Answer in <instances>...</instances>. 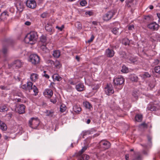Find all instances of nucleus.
Instances as JSON below:
<instances>
[{
    "label": "nucleus",
    "mask_w": 160,
    "mask_h": 160,
    "mask_svg": "<svg viewBox=\"0 0 160 160\" xmlns=\"http://www.w3.org/2000/svg\"><path fill=\"white\" fill-rule=\"evenodd\" d=\"M0 88L2 90H5L6 89V87L4 86H0Z\"/></svg>",
    "instance_id": "60"
},
{
    "label": "nucleus",
    "mask_w": 160,
    "mask_h": 160,
    "mask_svg": "<svg viewBox=\"0 0 160 160\" xmlns=\"http://www.w3.org/2000/svg\"><path fill=\"white\" fill-rule=\"evenodd\" d=\"M157 109V108L153 105H149L147 108L148 111H155Z\"/></svg>",
    "instance_id": "21"
},
{
    "label": "nucleus",
    "mask_w": 160,
    "mask_h": 160,
    "mask_svg": "<svg viewBox=\"0 0 160 160\" xmlns=\"http://www.w3.org/2000/svg\"><path fill=\"white\" fill-rule=\"evenodd\" d=\"M88 146H84L82 149L78 153V155H80L82 154L87 149Z\"/></svg>",
    "instance_id": "33"
},
{
    "label": "nucleus",
    "mask_w": 160,
    "mask_h": 160,
    "mask_svg": "<svg viewBox=\"0 0 160 160\" xmlns=\"http://www.w3.org/2000/svg\"><path fill=\"white\" fill-rule=\"evenodd\" d=\"M16 6L17 10L19 12H22L23 10L24 7L22 2L18 1L16 3Z\"/></svg>",
    "instance_id": "10"
},
{
    "label": "nucleus",
    "mask_w": 160,
    "mask_h": 160,
    "mask_svg": "<svg viewBox=\"0 0 160 160\" xmlns=\"http://www.w3.org/2000/svg\"><path fill=\"white\" fill-rule=\"evenodd\" d=\"M25 106L23 104H20L17 107V112L19 114H22L25 112Z\"/></svg>",
    "instance_id": "11"
},
{
    "label": "nucleus",
    "mask_w": 160,
    "mask_h": 160,
    "mask_svg": "<svg viewBox=\"0 0 160 160\" xmlns=\"http://www.w3.org/2000/svg\"><path fill=\"white\" fill-rule=\"evenodd\" d=\"M55 67L57 68H60L61 65L60 62L58 61H56L54 64Z\"/></svg>",
    "instance_id": "42"
},
{
    "label": "nucleus",
    "mask_w": 160,
    "mask_h": 160,
    "mask_svg": "<svg viewBox=\"0 0 160 160\" xmlns=\"http://www.w3.org/2000/svg\"><path fill=\"white\" fill-rule=\"evenodd\" d=\"M114 14V13L113 12L109 11L103 16V19L104 21H108L111 19Z\"/></svg>",
    "instance_id": "7"
},
{
    "label": "nucleus",
    "mask_w": 160,
    "mask_h": 160,
    "mask_svg": "<svg viewBox=\"0 0 160 160\" xmlns=\"http://www.w3.org/2000/svg\"><path fill=\"white\" fill-rule=\"evenodd\" d=\"M125 158L126 160H128L129 156L128 154H126L125 155Z\"/></svg>",
    "instance_id": "61"
},
{
    "label": "nucleus",
    "mask_w": 160,
    "mask_h": 160,
    "mask_svg": "<svg viewBox=\"0 0 160 160\" xmlns=\"http://www.w3.org/2000/svg\"><path fill=\"white\" fill-rule=\"evenodd\" d=\"M130 79L133 82H137L138 80V77L135 74L131 75L130 77Z\"/></svg>",
    "instance_id": "27"
},
{
    "label": "nucleus",
    "mask_w": 160,
    "mask_h": 160,
    "mask_svg": "<svg viewBox=\"0 0 160 160\" xmlns=\"http://www.w3.org/2000/svg\"><path fill=\"white\" fill-rule=\"evenodd\" d=\"M30 61L32 64L36 65L39 63L40 61L39 57L36 54H32L30 57Z\"/></svg>",
    "instance_id": "3"
},
{
    "label": "nucleus",
    "mask_w": 160,
    "mask_h": 160,
    "mask_svg": "<svg viewBox=\"0 0 160 160\" xmlns=\"http://www.w3.org/2000/svg\"><path fill=\"white\" fill-rule=\"evenodd\" d=\"M15 100V101L18 102H22L21 101V99L20 98H16Z\"/></svg>",
    "instance_id": "64"
},
{
    "label": "nucleus",
    "mask_w": 160,
    "mask_h": 160,
    "mask_svg": "<svg viewBox=\"0 0 160 160\" xmlns=\"http://www.w3.org/2000/svg\"><path fill=\"white\" fill-rule=\"evenodd\" d=\"M64 28V26L62 25L61 27H59L58 26H56V28L58 29L59 31H62Z\"/></svg>",
    "instance_id": "47"
},
{
    "label": "nucleus",
    "mask_w": 160,
    "mask_h": 160,
    "mask_svg": "<svg viewBox=\"0 0 160 160\" xmlns=\"http://www.w3.org/2000/svg\"><path fill=\"white\" fill-rule=\"evenodd\" d=\"M40 48L43 53H47L49 52V49L46 47V44H43L41 45Z\"/></svg>",
    "instance_id": "20"
},
{
    "label": "nucleus",
    "mask_w": 160,
    "mask_h": 160,
    "mask_svg": "<svg viewBox=\"0 0 160 160\" xmlns=\"http://www.w3.org/2000/svg\"><path fill=\"white\" fill-rule=\"evenodd\" d=\"M25 24L26 25L29 26L31 24V22L29 21H27L25 23Z\"/></svg>",
    "instance_id": "58"
},
{
    "label": "nucleus",
    "mask_w": 160,
    "mask_h": 160,
    "mask_svg": "<svg viewBox=\"0 0 160 160\" xmlns=\"http://www.w3.org/2000/svg\"><path fill=\"white\" fill-rule=\"evenodd\" d=\"M128 71V68L125 66H122L121 72L123 73H127Z\"/></svg>",
    "instance_id": "34"
},
{
    "label": "nucleus",
    "mask_w": 160,
    "mask_h": 160,
    "mask_svg": "<svg viewBox=\"0 0 160 160\" xmlns=\"http://www.w3.org/2000/svg\"><path fill=\"white\" fill-rule=\"evenodd\" d=\"M124 82V78L121 76H118L114 79L113 82L114 83V86L115 88L118 85H122Z\"/></svg>",
    "instance_id": "4"
},
{
    "label": "nucleus",
    "mask_w": 160,
    "mask_h": 160,
    "mask_svg": "<svg viewBox=\"0 0 160 160\" xmlns=\"http://www.w3.org/2000/svg\"><path fill=\"white\" fill-rule=\"evenodd\" d=\"M90 133L89 132V131H86L85 132H83V134L82 136V137L83 138H84V136H85L88 134H89Z\"/></svg>",
    "instance_id": "55"
},
{
    "label": "nucleus",
    "mask_w": 160,
    "mask_h": 160,
    "mask_svg": "<svg viewBox=\"0 0 160 160\" xmlns=\"http://www.w3.org/2000/svg\"><path fill=\"white\" fill-rule=\"evenodd\" d=\"M100 146L103 150L108 149L110 147V143L107 140H102L99 142Z\"/></svg>",
    "instance_id": "5"
},
{
    "label": "nucleus",
    "mask_w": 160,
    "mask_h": 160,
    "mask_svg": "<svg viewBox=\"0 0 160 160\" xmlns=\"http://www.w3.org/2000/svg\"><path fill=\"white\" fill-rule=\"evenodd\" d=\"M46 115L50 118L52 117L54 113V112L53 110H47L45 112Z\"/></svg>",
    "instance_id": "19"
},
{
    "label": "nucleus",
    "mask_w": 160,
    "mask_h": 160,
    "mask_svg": "<svg viewBox=\"0 0 160 160\" xmlns=\"http://www.w3.org/2000/svg\"><path fill=\"white\" fill-rule=\"evenodd\" d=\"M115 52L113 50L109 48L107 49L105 52V55L108 57L111 58L113 57Z\"/></svg>",
    "instance_id": "9"
},
{
    "label": "nucleus",
    "mask_w": 160,
    "mask_h": 160,
    "mask_svg": "<svg viewBox=\"0 0 160 160\" xmlns=\"http://www.w3.org/2000/svg\"><path fill=\"white\" fill-rule=\"evenodd\" d=\"M32 89L33 90V91L35 93V95H36L38 93V90L37 87L35 85H34L32 88Z\"/></svg>",
    "instance_id": "38"
},
{
    "label": "nucleus",
    "mask_w": 160,
    "mask_h": 160,
    "mask_svg": "<svg viewBox=\"0 0 160 160\" xmlns=\"http://www.w3.org/2000/svg\"><path fill=\"white\" fill-rule=\"evenodd\" d=\"M119 28H113L111 31L115 35H118V34Z\"/></svg>",
    "instance_id": "30"
},
{
    "label": "nucleus",
    "mask_w": 160,
    "mask_h": 160,
    "mask_svg": "<svg viewBox=\"0 0 160 160\" xmlns=\"http://www.w3.org/2000/svg\"><path fill=\"white\" fill-rule=\"evenodd\" d=\"M74 111L76 113H79L81 111V108L79 105H75L73 108Z\"/></svg>",
    "instance_id": "16"
},
{
    "label": "nucleus",
    "mask_w": 160,
    "mask_h": 160,
    "mask_svg": "<svg viewBox=\"0 0 160 160\" xmlns=\"http://www.w3.org/2000/svg\"><path fill=\"white\" fill-rule=\"evenodd\" d=\"M142 116L141 114H137L135 117V121L138 122H141L142 120Z\"/></svg>",
    "instance_id": "25"
},
{
    "label": "nucleus",
    "mask_w": 160,
    "mask_h": 160,
    "mask_svg": "<svg viewBox=\"0 0 160 160\" xmlns=\"http://www.w3.org/2000/svg\"><path fill=\"white\" fill-rule=\"evenodd\" d=\"M66 107L65 104H62L60 106V111L62 112H63L66 111Z\"/></svg>",
    "instance_id": "31"
},
{
    "label": "nucleus",
    "mask_w": 160,
    "mask_h": 160,
    "mask_svg": "<svg viewBox=\"0 0 160 160\" xmlns=\"http://www.w3.org/2000/svg\"><path fill=\"white\" fill-rule=\"evenodd\" d=\"M83 105L86 108L89 109H91L92 108L91 104L88 102H84Z\"/></svg>",
    "instance_id": "28"
},
{
    "label": "nucleus",
    "mask_w": 160,
    "mask_h": 160,
    "mask_svg": "<svg viewBox=\"0 0 160 160\" xmlns=\"http://www.w3.org/2000/svg\"><path fill=\"white\" fill-rule=\"evenodd\" d=\"M47 41V38L46 36L42 35V36L40 38V42H41L43 44H46V42Z\"/></svg>",
    "instance_id": "26"
},
{
    "label": "nucleus",
    "mask_w": 160,
    "mask_h": 160,
    "mask_svg": "<svg viewBox=\"0 0 160 160\" xmlns=\"http://www.w3.org/2000/svg\"><path fill=\"white\" fill-rule=\"evenodd\" d=\"M134 28V26L133 25H130L128 27V29L129 30H132Z\"/></svg>",
    "instance_id": "54"
},
{
    "label": "nucleus",
    "mask_w": 160,
    "mask_h": 160,
    "mask_svg": "<svg viewBox=\"0 0 160 160\" xmlns=\"http://www.w3.org/2000/svg\"><path fill=\"white\" fill-rule=\"evenodd\" d=\"M134 0H127L126 1V5L128 7H130L132 4Z\"/></svg>",
    "instance_id": "37"
},
{
    "label": "nucleus",
    "mask_w": 160,
    "mask_h": 160,
    "mask_svg": "<svg viewBox=\"0 0 160 160\" xmlns=\"http://www.w3.org/2000/svg\"><path fill=\"white\" fill-rule=\"evenodd\" d=\"M17 96H18L20 97H23V95L21 93H19L17 94Z\"/></svg>",
    "instance_id": "59"
},
{
    "label": "nucleus",
    "mask_w": 160,
    "mask_h": 160,
    "mask_svg": "<svg viewBox=\"0 0 160 160\" xmlns=\"http://www.w3.org/2000/svg\"><path fill=\"white\" fill-rule=\"evenodd\" d=\"M129 42L128 40V39H125L123 41V42L125 45L128 44Z\"/></svg>",
    "instance_id": "48"
},
{
    "label": "nucleus",
    "mask_w": 160,
    "mask_h": 160,
    "mask_svg": "<svg viewBox=\"0 0 160 160\" xmlns=\"http://www.w3.org/2000/svg\"><path fill=\"white\" fill-rule=\"evenodd\" d=\"M143 78H149L151 77V75L148 72H145L143 75Z\"/></svg>",
    "instance_id": "45"
},
{
    "label": "nucleus",
    "mask_w": 160,
    "mask_h": 160,
    "mask_svg": "<svg viewBox=\"0 0 160 160\" xmlns=\"http://www.w3.org/2000/svg\"><path fill=\"white\" fill-rule=\"evenodd\" d=\"M2 52L5 55L7 52V49L6 48H3L2 49Z\"/></svg>",
    "instance_id": "53"
},
{
    "label": "nucleus",
    "mask_w": 160,
    "mask_h": 160,
    "mask_svg": "<svg viewBox=\"0 0 160 160\" xmlns=\"http://www.w3.org/2000/svg\"><path fill=\"white\" fill-rule=\"evenodd\" d=\"M21 88L25 90H28L27 88V85L25 84L22 85Z\"/></svg>",
    "instance_id": "51"
},
{
    "label": "nucleus",
    "mask_w": 160,
    "mask_h": 160,
    "mask_svg": "<svg viewBox=\"0 0 160 160\" xmlns=\"http://www.w3.org/2000/svg\"><path fill=\"white\" fill-rule=\"evenodd\" d=\"M38 36L36 32L33 31L28 33L25 37L24 41L27 43L34 44L37 40Z\"/></svg>",
    "instance_id": "1"
},
{
    "label": "nucleus",
    "mask_w": 160,
    "mask_h": 160,
    "mask_svg": "<svg viewBox=\"0 0 160 160\" xmlns=\"http://www.w3.org/2000/svg\"><path fill=\"white\" fill-rule=\"evenodd\" d=\"M122 54H123V55L122 56V57L125 58H127V55L126 54V53L125 52H122Z\"/></svg>",
    "instance_id": "57"
},
{
    "label": "nucleus",
    "mask_w": 160,
    "mask_h": 160,
    "mask_svg": "<svg viewBox=\"0 0 160 160\" xmlns=\"http://www.w3.org/2000/svg\"><path fill=\"white\" fill-rule=\"evenodd\" d=\"M148 27L151 29L157 30L158 28L159 25L155 22H153L148 24Z\"/></svg>",
    "instance_id": "12"
},
{
    "label": "nucleus",
    "mask_w": 160,
    "mask_h": 160,
    "mask_svg": "<svg viewBox=\"0 0 160 160\" xmlns=\"http://www.w3.org/2000/svg\"><path fill=\"white\" fill-rule=\"evenodd\" d=\"M53 94L52 91L49 89H47L44 92V94L45 95H47L49 98H51Z\"/></svg>",
    "instance_id": "14"
},
{
    "label": "nucleus",
    "mask_w": 160,
    "mask_h": 160,
    "mask_svg": "<svg viewBox=\"0 0 160 160\" xmlns=\"http://www.w3.org/2000/svg\"><path fill=\"white\" fill-rule=\"evenodd\" d=\"M86 4H87V2L85 0L82 1L80 2V5L82 6H85L86 5Z\"/></svg>",
    "instance_id": "50"
},
{
    "label": "nucleus",
    "mask_w": 160,
    "mask_h": 160,
    "mask_svg": "<svg viewBox=\"0 0 160 160\" xmlns=\"http://www.w3.org/2000/svg\"><path fill=\"white\" fill-rule=\"evenodd\" d=\"M39 121L37 118H32L29 121V126L33 129H36L39 124Z\"/></svg>",
    "instance_id": "2"
},
{
    "label": "nucleus",
    "mask_w": 160,
    "mask_h": 160,
    "mask_svg": "<svg viewBox=\"0 0 160 160\" xmlns=\"http://www.w3.org/2000/svg\"><path fill=\"white\" fill-rule=\"evenodd\" d=\"M38 78V75L36 73H32L31 74L30 79L32 81L35 82Z\"/></svg>",
    "instance_id": "17"
},
{
    "label": "nucleus",
    "mask_w": 160,
    "mask_h": 160,
    "mask_svg": "<svg viewBox=\"0 0 160 160\" xmlns=\"http://www.w3.org/2000/svg\"><path fill=\"white\" fill-rule=\"evenodd\" d=\"M75 25L79 29H81L82 28V24L79 22H77L75 24Z\"/></svg>",
    "instance_id": "41"
},
{
    "label": "nucleus",
    "mask_w": 160,
    "mask_h": 160,
    "mask_svg": "<svg viewBox=\"0 0 160 160\" xmlns=\"http://www.w3.org/2000/svg\"><path fill=\"white\" fill-rule=\"evenodd\" d=\"M0 128L2 130L5 131L7 130L6 125L3 122L0 121Z\"/></svg>",
    "instance_id": "22"
},
{
    "label": "nucleus",
    "mask_w": 160,
    "mask_h": 160,
    "mask_svg": "<svg viewBox=\"0 0 160 160\" xmlns=\"http://www.w3.org/2000/svg\"><path fill=\"white\" fill-rule=\"evenodd\" d=\"M45 29L49 32H51L52 31L51 26L48 24L46 25L45 27Z\"/></svg>",
    "instance_id": "39"
},
{
    "label": "nucleus",
    "mask_w": 160,
    "mask_h": 160,
    "mask_svg": "<svg viewBox=\"0 0 160 160\" xmlns=\"http://www.w3.org/2000/svg\"><path fill=\"white\" fill-rule=\"evenodd\" d=\"M154 71L156 73H160V67L159 66H156L154 68Z\"/></svg>",
    "instance_id": "40"
},
{
    "label": "nucleus",
    "mask_w": 160,
    "mask_h": 160,
    "mask_svg": "<svg viewBox=\"0 0 160 160\" xmlns=\"http://www.w3.org/2000/svg\"><path fill=\"white\" fill-rule=\"evenodd\" d=\"M27 6L31 8H34L37 6L36 2L34 0H27L26 3Z\"/></svg>",
    "instance_id": "8"
},
{
    "label": "nucleus",
    "mask_w": 160,
    "mask_h": 160,
    "mask_svg": "<svg viewBox=\"0 0 160 160\" xmlns=\"http://www.w3.org/2000/svg\"><path fill=\"white\" fill-rule=\"evenodd\" d=\"M46 72L45 71L43 72L44 74L43 75V76L44 77H45L46 78L48 79L49 78V76L48 74L46 73Z\"/></svg>",
    "instance_id": "49"
},
{
    "label": "nucleus",
    "mask_w": 160,
    "mask_h": 160,
    "mask_svg": "<svg viewBox=\"0 0 160 160\" xmlns=\"http://www.w3.org/2000/svg\"><path fill=\"white\" fill-rule=\"evenodd\" d=\"M22 62L20 60H17L14 61L12 65L18 68H19L22 66Z\"/></svg>",
    "instance_id": "15"
},
{
    "label": "nucleus",
    "mask_w": 160,
    "mask_h": 160,
    "mask_svg": "<svg viewBox=\"0 0 160 160\" xmlns=\"http://www.w3.org/2000/svg\"><path fill=\"white\" fill-rule=\"evenodd\" d=\"M77 156H78V160H88L89 158V156L87 154L79 155L77 154Z\"/></svg>",
    "instance_id": "13"
},
{
    "label": "nucleus",
    "mask_w": 160,
    "mask_h": 160,
    "mask_svg": "<svg viewBox=\"0 0 160 160\" xmlns=\"http://www.w3.org/2000/svg\"><path fill=\"white\" fill-rule=\"evenodd\" d=\"M46 62L49 66H53L55 64L54 62L51 60H48Z\"/></svg>",
    "instance_id": "36"
},
{
    "label": "nucleus",
    "mask_w": 160,
    "mask_h": 160,
    "mask_svg": "<svg viewBox=\"0 0 160 160\" xmlns=\"http://www.w3.org/2000/svg\"><path fill=\"white\" fill-rule=\"evenodd\" d=\"M50 101L51 102H52L53 103H55L57 102L56 97H55L54 98H53L51 99Z\"/></svg>",
    "instance_id": "46"
},
{
    "label": "nucleus",
    "mask_w": 160,
    "mask_h": 160,
    "mask_svg": "<svg viewBox=\"0 0 160 160\" xmlns=\"http://www.w3.org/2000/svg\"><path fill=\"white\" fill-rule=\"evenodd\" d=\"M150 87V88L152 89L155 86V83L153 82H150L148 85Z\"/></svg>",
    "instance_id": "43"
},
{
    "label": "nucleus",
    "mask_w": 160,
    "mask_h": 160,
    "mask_svg": "<svg viewBox=\"0 0 160 160\" xmlns=\"http://www.w3.org/2000/svg\"><path fill=\"white\" fill-rule=\"evenodd\" d=\"M105 91L106 93L108 95H110L114 93V90L112 85L107 84L105 88Z\"/></svg>",
    "instance_id": "6"
},
{
    "label": "nucleus",
    "mask_w": 160,
    "mask_h": 160,
    "mask_svg": "<svg viewBox=\"0 0 160 160\" xmlns=\"http://www.w3.org/2000/svg\"><path fill=\"white\" fill-rule=\"evenodd\" d=\"M76 88L77 91H82L84 89V86L82 83H80L76 85Z\"/></svg>",
    "instance_id": "18"
},
{
    "label": "nucleus",
    "mask_w": 160,
    "mask_h": 160,
    "mask_svg": "<svg viewBox=\"0 0 160 160\" xmlns=\"http://www.w3.org/2000/svg\"><path fill=\"white\" fill-rule=\"evenodd\" d=\"M52 77L53 79L54 80V81L57 80V81H59L62 79V78L58 74H54Z\"/></svg>",
    "instance_id": "24"
},
{
    "label": "nucleus",
    "mask_w": 160,
    "mask_h": 160,
    "mask_svg": "<svg viewBox=\"0 0 160 160\" xmlns=\"http://www.w3.org/2000/svg\"><path fill=\"white\" fill-rule=\"evenodd\" d=\"M159 61L158 59L155 60V61L154 62V63L155 64H157L158 63H159Z\"/></svg>",
    "instance_id": "62"
},
{
    "label": "nucleus",
    "mask_w": 160,
    "mask_h": 160,
    "mask_svg": "<svg viewBox=\"0 0 160 160\" xmlns=\"http://www.w3.org/2000/svg\"><path fill=\"white\" fill-rule=\"evenodd\" d=\"M33 83L32 82H27V88L28 90L30 91L32 90V88Z\"/></svg>",
    "instance_id": "29"
},
{
    "label": "nucleus",
    "mask_w": 160,
    "mask_h": 160,
    "mask_svg": "<svg viewBox=\"0 0 160 160\" xmlns=\"http://www.w3.org/2000/svg\"><path fill=\"white\" fill-rule=\"evenodd\" d=\"M48 15V13L44 12L41 15V17L42 18H46Z\"/></svg>",
    "instance_id": "44"
},
{
    "label": "nucleus",
    "mask_w": 160,
    "mask_h": 160,
    "mask_svg": "<svg viewBox=\"0 0 160 160\" xmlns=\"http://www.w3.org/2000/svg\"><path fill=\"white\" fill-rule=\"evenodd\" d=\"M94 36L93 35H92V36H91V38L90 39L88 40V42H92L93 40L94 39Z\"/></svg>",
    "instance_id": "52"
},
{
    "label": "nucleus",
    "mask_w": 160,
    "mask_h": 160,
    "mask_svg": "<svg viewBox=\"0 0 160 160\" xmlns=\"http://www.w3.org/2000/svg\"><path fill=\"white\" fill-rule=\"evenodd\" d=\"M61 52L59 50H56L53 52V56L54 58H58L60 56Z\"/></svg>",
    "instance_id": "23"
},
{
    "label": "nucleus",
    "mask_w": 160,
    "mask_h": 160,
    "mask_svg": "<svg viewBox=\"0 0 160 160\" xmlns=\"http://www.w3.org/2000/svg\"><path fill=\"white\" fill-rule=\"evenodd\" d=\"M129 60L130 63H134L137 61V59L135 57H131L129 58Z\"/></svg>",
    "instance_id": "35"
},
{
    "label": "nucleus",
    "mask_w": 160,
    "mask_h": 160,
    "mask_svg": "<svg viewBox=\"0 0 160 160\" xmlns=\"http://www.w3.org/2000/svg\"><path fill=\"white\" fill-rule=\"evenodd\" d=\"M133 160H141V158L140 155H139L137 157L135 158Z\"/></svg>",
    "instance_id": "56"
},
{
    "label": "nucleus",
    "mask_w": 160,
    "mask_h": 160,
    "mask_svg": "<svg viewBox=\"0 0 160 160\" xmlns=\"http://www.w3.org/2000/svg\"><path fill=\"white\" fill-rule=\"evenodd\" d=\"M86 14H88L89 15V16H91L92 15V12H91L88 11L87 12H86Z\"/></svg>",
    "instance_id": "63"
},
{
    "label": "nucleus",
    "mask_w": 160,
    "mask_h": 160,
    "mask_svg": "<svg viewBox=\"0 0 160 160\" xmlns=\"http://www.w3.org/2000/svg\"><path fill=\"white\" fill-rule=\"evenodd\" d=\"M8 110V108L6 105H3L0 107V112H3L5 111H7Z\"/></svg>",
    "instance_id": "32"
}]
</instances>
